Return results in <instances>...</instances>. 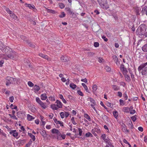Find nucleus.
Masks as SVG:
<instances>
[{
  "instance_id": "22",
  "label": "nucleus",
  "mask_w": 147,
  "mask_h": 147,
  "mask_svg": "<svg viewBox=\"0 0 147 147\" xmlns=\"http://www.w3.org/2000/svg\"><path fill=\"white\" fill-rule=\"evenodd\" d=\"M123 111L125 112L128 113L130 111V109L128 107H124L123 109Z\"/></svg>"
},
{
  "instance_id": "43",
  "label": "nucleus",
  "mask_w": 147,
  "mask_h": 147,
  "mask_svg": "<svg viewBox=\"0 0 147 147\" xmlns=\"http://www.w3.org/2000/svg\"><path fill=\"white\" fill-rule=\"evenodd\" d=\"M113 57L114 61L115 62L118 60V58L116 56L114 55L113 56Z\"/></svg>"
},
{
  "instance_id": "55",
  "label": "nucleus",
  "mask_w": 147,
  "mask_h": 147,
  "mask_svg": "<svg viewBox=\"0 0 147 147\" xmlns=\"http://www.w3.org/2000/svg\"><path fill=\"white\" fill-rule=\"evenodd\" d=\"M65 117L66 118H67L69 115V113L67 112H65Z\"/></svg>"
},
{
  "instance_id": "9",
  "label": "nucleus",
  "mask_w": 147,
  "mask_h": 147,
  "mask_svg": "<svg viewBox=\"0 0 147 147\" xmlns=\"http://www.w3.org/2000/svg\"><path fill=\"white\" fill-rule=\"evenodd\" d=\"M39 55L43 58L46 59L48 61L51 60L50 58L49 57L47 56L46 55H45L42 53L39 54Z\"/></svg>"
},
{
  "instance_id": "36",
  "label": "nucleus",
  "mask_w": 147,
  "mask_h": 147,
  "mask_svg": "<svg viewBox=\"0 0 147 147\" xmlns=\"http://www.w3.org/2000/svg\"><path fill=\"white\" fill-rule=\"evenodd\" d=\"M28 84L30 87H32L34 85V84L30 81L28 82Z\"/></svg>"
},
{
  "instance_id": "39",
  "label": "nucleus",
  "mask_w": 147,
  "mask_h": 147,
  "mask_svg": "<svg viewBox=\"0 0 147 147\" xmlns=\"http://www.w3.org/2000/svg\"><path fill=\"white\" fill-rule=\"evenodd\" d=\"M71 121L73 124L74 125H76L77 124V123L75 121L74 117H72L71 118Z\"/></svg>"
},
{
  "instance_id": "11",
  "label": "nucleus",
  "mask_w": 147,
  "mask_h": 147,
  "mask_svg": "<svg viewBox=\"0 0 147 147\" xmlns=\"http://www.w3.org/2000/svg\"><path fill=\"white\" fill-rule=\"evenodd\" d=\"M61 60L63 62H66L69 60V58L66 56H62L61 57Z\"/></svg>"
},
{
  "instance_id": "29",
  "label": "nucleus",
  "mask_w": 147,
  "mask_h": 147,
  "mask_svg": "<svg viewBox=\"0 0 147 147\" xmlns=\"http://www.w3.org/2000/svg\"><path fill=\"white\" fill-rule=\"evenodd\" d=\"M28 135L32 138L33 141H34L35 140V136L32 134L31 133H28Z\"/></svg>"
},
{
  "instance_id": "41",
  "label": "nucleus",
  "mask_w": 147,
  "mask_h": 147,
  "mask_svg": "<svg viewBox=\"0 0 147 147\" xmlns=\"http://www.w3.org/2000/svg\"><path fill=\"white\" fill-rule=\"evenodd\" d=\"M85 136L86 137H92V134L89 132H88L87 133H86V134Z\"/></svg>"
},
{
  "instance_id": "47",
  "label": "nucleus",
  "mask_w": 147,
  "mask_h": 147,
  "mask_svg": "<svg viewBox=\"0 0 147 147\" xmlns=\"http://www.w3.org/2000/svg\"><path fill=\"white\" fill-rule=\"evenodd\" d=\"M59 7L61 9H63L65 7L64 5V4H63L62 3H59Z\"/></svg>"
},
{
  "instance_id": "52",
  "label": "nucleus",
  "mask_w": 147,
  "mask_h": 147,
  "mask_svg": "<svg viewBox=\"0 0 147 147\" xmlns=\"http://www.w3.org/2000/svg\"><path fill=\"white\" fill-rule=\"evenodd\" d=\"M99 46V43L97 42H95L94 43V46L96 47H97Z\"/></svg>"
},
{
  "instance_id": "8",
  "label": "nucleus",
  "mask_w": 147,
  "mask_h": 147,
  "mask_svg": "<svg viewBox=\"0 0 147 147\" xmlns=\"http://www.w3.org/2000/svg\"><path fill=\"white\" fill-rule=\"evenodd\" d=\"M145 26V25H142L140 26L138 28L137 30L138 31H139L140 30L141 32V33L140 34H139L140 35H143L144 34V30H142V27H143V26Z\"/></svg>"
},
{
  "instance_id": "62",
  "label": "nucleus",
  "mask_w": 147,
  "mask_h": 147,
  "mask_svg": "<svg viewBox=\"0 0 147 147\" xmlns=\"http://www.w3.org/2000/svg\"><path fill=\"white\" fill-rule=\"evenodd\" d=\"M20 129H21V130L20 131V132H22L25 131V129L24 127L23 126H21L20 127Z\"/></svg>"
},
{
  "instance_id": "38",
  "label": "nucleus",
  "mask_w": 147,
  "mask_h": 147,
  "mask_svg": "<svg viewBox=\"0 0 147 147\" xmlns=\"http://www.w3.org/2000/svg\"><path fill=\"white\" fill-rule=\"evenodd\" d=\"M40 134L43 137H45L46 136V132L44 130L40 132Z\"/></svg>"
},
{
  "instance_id": "7",
  "label": "nucleus",
  "mask_w": 147,
  "mask_h": 147,
  "mask_svg": "<svg viewBox=\"0 0 147 147\" xmlns=\"http://www.w3.org/2000/svg\"><path fill=\"white\" fill-rule=\"evenodd\" d=\"M40 99L42 100H46L47 98V96L45 93L42 94L40 96Z\"/></svg>"
},
{
  "instance_id": "1",
  "label": "nucleus",
  "mask_w": 147,
  "mask_h": 147,
  "mask_svg": "<svg viewBox=\"0 0 147 147\" xmlns=\"http://www.w3.org/2000/svg\"><path fill=\"white\" fill-rule=\"evenodd\" d=\"M0 49L3 52H5V54H0V58L7 60L9 58L14 59L15 57H16L17 55L16 52L12 51L11 49L9 47H5L4 46L1 48L0 47Z\"/></svg>"
},
{
  "instance_id": "32",
  "label": "nucleus",
  "mask_w": 147,
  "mask_h": 147,
  "mask_svg": "<svg viewBox=\"0 0 147 147\" xmlns=\"http://www.w3.org/2000/svg\"><path fill=\"white\" fill-rule=\"evenodd\" d=\"M141 10V8L140 7H137L136 9V11L137 15L140 14V11Z\"/></svg>"
},
{
  "instance_id": "40",
  "label": "nucleus",
  "mask_w": 147,
  "mask_h": 147,
  "mask_svg": "<svg viewBox=\"0 0 147 147\" xmlns=\"http://www.w3.org/2000/svg\"><path fill=\"white\" fill-rule=\"evenodd\" d=\"M49 99L50 100L54 101L55 100V97L54 96H50L49 97Z\"/></svg>"
},
{
  "instance_id": "21",
  "label": "nucleus",
  "mask_w": 147,
  "mask_h": 147,
  "mask_svg": "<svg viewBox=\"0 0 147 147\" xmlns=\"http://www.w3.org/2000/svg\"><path fill=\"white\" fill-rule=\"evenodd\" d=\"M65 11H66L68 12L69 13L71 14H74V13L71 11V9L69 8H66L65 9Z\"/></svg>"
},
{
  "instance_id": "50",
  "label": "nucleus",
  "mask_w": 147,
  "mask_h": 147,
  "mask_svg": "<svg viewBox=\"0 0 147 147\" xmlns=\"http://www.w3.org/2000/svg\"><path fill=\"white\" fill-rule=\"evenodd\" d=\"M101 137L102 138V139L104 140L105 139H106V135L104 134H102L101 135Z\"/></svg>"
},
{
  "instance_id": "2",
  "label": "nucleus",
  "mask_w": 147,
  "mask_h": 147,
  "mask_svg": "<svg viewBox=\"0 0 147 147\" xmlns=\"http://www.w3.org/2000/svg\"><path fill=\"white\" fill-rule=\"evenodd\" d=\"M36 102L39 104L41 107L43 109H46L48 107L47 103H44L41 101L39 97H36Z\"/></svg>"
},
{
  "instance_id": "48",
  "label": "nucleus",
  "mask_w": 147,
  "mask_h": 147,
  "mask_svg": "<svg viewBox=\"0 0 147 147\" xmlns=\"http://www.w3.org/2000/svg\"><path fill=\"white\" fill-rule=\"evenodd\" d=\"M120 104L121 105H124V103L122 99H120L119 100Z\"/></svg>"
},
{
  "instance_id": "27",
  "label": "nucleus",
  "mask_w": 147,
  "mask_h": 147,
  "mask_svg": "<svg viewBox=\"0 0 147 147\" xmlns=\"http://www.w3.org/2000/svg\"><path fill=\"white\" fill-rule=\"evenodd\" d=\"M104 141L108 145H111V143L110 142L109 139L108 138H106L104 140Z\"/></svg>"
},
{
  "instance_id": "12",
  "label": "nucleus",
  "mask_w": 147,
  "mask_h": 147,
  "mask_svg": "<svg viewBox=\"0 0 147 147\" xmlns=\"http://www.w3.org/2000/svg\"><path fill=\"white\" fill-rule=\"evenodd\" d=\"M87 100L90 101L91 104L92 105H96V103L94 100L91 97H89L87 99Z\"/></svg>"
},
{
  "instance_id": "3",
  "label": "nucleus",
  "mask_w": 147,
  "mask_h": 147,
  "mask_svg": "<svg viewBox=\"0 0 147 147\" xmlns=\"http://www.w3.org/2000/svg\"><path fill=\"white\" fill-rule=\"evenodd\" d=\"M98 2L102 7L105 9H107L108 8L107 0H98Z\"/></svg>"
},
{
  "instance_id": "34",
  "label": "nucleus",
  "mask_w": 147,
  "mask_h": 147,
  "mask_svg": "<svg viewBox=\"0 0 147 147\" xmlns=\"http://www.w3.org/2000/svg\"><path fill=\"white\" fill-rule=\"evenodd\" d=\"M27 7L30 9H34L35 7L34 5H31L29 4L27 5Z\"/></svg>"
},
{
  "instance_id": "6",
  "label": "nucleus",
  "mask_w": 147,
  "mask_h": 147,
  "mask_svg": "<svg viewBox=\"0 0 147 147\" xmlns=\"http://www.w3.org/2000/svg\"><path fill=\"white\" fill-rule=\"evenodd\" d=\"M55 103L58 108H61L62 107L63 104L59 100H57Z\"/></svg>"
},
{
  "instance_id": "61",
  "label": "nucleus",
  "mask_w": 147,
  "mask_h": 147,
  "mask_svg": "<svg viewBox=\"0 0 147 147\" xmlns=\"http://www.w3.org/2000/svg\"><path fill=\"white\" fill-rule=\"evenodd\" d=\"M118 96L120 97H121L122 96V93L121 92H118L117 93Z\"/></svg>"
},
{
  "instance_id": "26",
  "label": "nucleus",
  "mask_w": 147,
  "mask_h": 147,
  "mask_svg": "<svg viewBox=\"0 0 147 147\" xmlns=\"http://www.w3.org/2000/svg\"><path fill=\"white\" fill-rule=\"evenodd\" d=\"M112 87L113 88V90H118L119 89V88L116 85H112Z\"/></svg>"
},
{
  "instance_id": "49",
  "label": "nucleus",
  "mask_w": 147,
  "mask_h": 147,
  "mask_svg": "<svg viewBox=\"0 0 147 147\" xmlns=\"http://www.w3.org/2000/svg\"><path fill=\"white\" fill-rule=\"evenodd\" d=\"M98 61L100 63L104 61L103 59L101 57L98 58Z\"/></svg>"
},
{
  "instance_id": "44",
  "label": "nucleus",
  "mask_w": 147,
  "mask_h": 147,
  "mask_svg": "<svg viewBox=\"0 0 147 147\" xmlns=\"http://www.w3.org/2000/svg\"><path fill=\"white\" fill-rule=\"evenodd\" d=\"M65 14L64 13V12H62L61 13V14L60 15H59V16L60 18H62L64 17H65Z\"/></svg>"
},
{
  "instance_id": "10",
  "label": "nucleus",
  "mask_w": 147,
  "mask_h": 147,
  "mask_svg": "<svg viewBox=\"0 0 147 147\" xmlns=\"http://www.w3.org/2000/svg\"><path fill=\"white\" fill-rule=\"evenodd\" d=\"M12 84H18L20 82L21 80L19 78H13Z\"/></svg>"
},
{
  "instance_id": "53",
  "label": "nucleus",
  "mask_w": 147,
  "mask_h": 147,
  "mask_svg": "<svg viewBox=\"0 0 147 147\" xmlns=\"http://www.w3.org/2000/svg\"><path fill=\"white\" fill-rule=\"evenodd\" d=\"M14 100V97L13 96L10 97L9 98V100L11 102H12Z\"/></svg>"
},
{
  "instance_id": "56",
  "label": "nucleus",
  "mask_w": 147,
  "mask_h": 147,
  "mask_svg": "<svg viewBox=\"0 0 147 147\" xmlns=\"http://www.w3.org/2000/svg\"><path fill=\"white\" fill-rule=\"evenodd\" d=\"M123 96L126 98L125 100H126L128 98V96L126 92H125L123 94Z\"/></svg>"
},
{
  "instance_id": "17",
  "label": "nucleus",
  "mask_w": 147,
  "mask_h": 147,
  "mask_svg": "<svg viewBox=\"0 0 147 147\" xmlns=\"http://www.w3.org/2000/svg\"><path fill=\"white\" fill-rule=\"evenodd\" d=\"M27 119L28 121H31L35 118V117H33L29 114L27 115Z\"/></svg>"
},
{
  "instance_id": "33",
  "label": "nucleus",
  "mask_w": 147,
  "mask_h": 147,
  "mask_svg": "<svg viewBox=\"0 0 147 147\" xmlns=\"http://www.w3.org/2000/svg\"><path fill=\"white\" fill-rule=\"evenodd\" d=\"M97 89V86L96 85H94L93 86L92 89L93 92H95Z\"/></svg>"
},
{
  "instance_id": "30",
  "label": "nucleus",
  "mask_w": 147,
  "mask_h": 147,
  "mask_svg": "<svg viewBox=\"0 0 147 147\" xmlns=\"http://www.w3.org/2000/svg\"><path fill=\"white\" fill-rule=\"evenodd\" d=\"M51 132L53 133H56L57 134L59 133V131L55 129H53L51 130Z\"/></svg>"
},
{
  "instance_id": "15",
  "label": "nucleus",
  "mask_w": 147,
  "mask_h": 147,
  "mask_svg": "<svg viewBox=\"0 0 147 147\" xmlns=\"http://www.w3.org/2000/svg\"><path fill=\"white\" fill-rule=\"evenodd\" d=\"M54 122L55 123L57 124H59L61 126H63V122L62 121H57V119H55L54 120Z\"/></svg>"
},
{
  "instance_id": "46",
  "label": "nucleus",
  "mask_w": 147,
  "mask_h": 147,
  "mask_svg": "<svg viewBox=\"0 0 147 147\" xmlns=\"http://www.w3.org/2000/svg\"><path fill=\"white\" fill-rule=\"evenodd\" d=\"M77 93L80 95L81 96H83L84 95L83 93L80 90H78Z\"/></svg>"
},
{
  "instance_id": "54",
  "label": "nucleus",
  "mask_w": 147,
  "mask_h": 147,
  "mask_svg": "<svg viewBox=\"0 0 147 147\" xmlns=\"http://www.w3.org/2000/svg\"><path fill=\"white\" fill-rule=\"evenodd\" d=\"M78 131L79 132V135L80 136H81L82 135V130L80 128H78Z\"/></svg>"
},
{
  "instance_id": "64",
  "label": "nucleus",
  "mask_w": 147,
  "mask_h": 147,
  "mask_svg": "<svg viewBox=\"0 0 147 147\" xmlns=\"http://www.w3.org/2000/svg\"><path fill=\"white\" fill-rule=\"evenodd\" d=\"M102 38L105 41H107L108 40V39L106 38L105 36H102Z\"/></svg>"
},
{
  "instance_id": "28",
  "label": "nucleus",
  "mask_w": 147,
  "mask_h": 147,
  "mask_svg": "<svg viewBox=\"0 0 147 147\" xmlns=\"http://www.w3.org/2000/svg\"><path fill=\"white\" fill-rule=\"evenodd\" d=\"M113 114L114 117L117 119L118 116V112L116 111H114L113 112Z\"/></svg>"
},
{
  "instance_id": "42",
  "label": "nucleus",
  "mask_w": 147,
  "mask_h": 147,
  "mask_svg": "<svg viewBox=\"0 0 147 147\" xmlns=\"http://www.w3.org/2000/svg\"><path fill=\"white\" fill-rule=\"evenodd\" d=\"M105 69L106 71L107 72H109L111 70V68L109 66H107L105 67Z\"/></svg>"
},
{
  "instance_id": "58",
  "label": "nucleus",
  "mask_w": 147,
  "mask_h": 147,
  "mask_svg": "<svg viewBox=\"0 0 147 147\" xmlns=\"http://www.w3.org/2000/svg\"><path fill=\"white\" fill-rule=\"evenodd\" d=\"M81 81L86 83L87 82V80L86 78L82 79L81 80Z\"/></svg>"
},
{
  "instance_id": "45",
  "label": "nucleus",
  "mask_w": 147,
  "mask_h": 147,
  "mask_svg": "<svg viewBox=\"0 0 147 147\" xmlns=\"http://www.w3.org/2000/svg\"><path fill=\"white\" fill-rule=\"evenodd\" d=\"M96 105H92V104H90V106L91 107L93 108V109H94V111L97 113V111L96 109L94 107V106Z\"/></svg>"
},
{
  "instance_id": "37",
  "label": "nucleus",
  "mask_w": 147,
  "mask_h": 147,
  "mask_svg": "<svg viewBox=\"0 0 147 147\" xmlns=\"http://www.w3.org/2000/svg\"><path fill=\"white\" fill-rule=\"evenodd\" d=\"M9 115L12 118L15 119L16 120L17 119V118L14 115H11V114H9Z\"/></svg>"
},
{
  "instance_id": "20",
  "label": "nucleus",
  "mask_w": 147,
  "mask_h": 147,
  "mask_svg": "<svg viewBox=\"0 0 147 147\" xmlns=\"http://www.w3.org/2000/svg\"><path fill=\"white\" fill-rule=\"evenodd\" d=\"M82 86H83L85 90L86 91L88 92L89 93V90L88 89V88L87 87V86L84 83H82Z\"/></svg>"
},
{
  "instance_id": "5",
  "label": "nucleus",
  "mask_w": 147,
  "mask_h": 147,
  "mask_svg": "<svg viewBox=\"0 0 147 147\" xmlns=\"http://www.w3.org/2000/svg\"><path fill=\"white\" fill-rule=\"evenodd\" d=\"M9 134H10L12 135V136L16 139L18 138L19 137H18V133L16 132V130H13L9 132Z\"/></svg>"
},
{
  "instance_id": "23",
  "label": "nucleus",
  "mask_w": 147,
  "mask_h": 147,
  "mask_svg": "<svg viewBox=\"0 0 147 147\" xmlns=\"http://www.w3.org/2000/svg\"><path fill=\"white\" fill-rule=\"evenodd\" d=\"M69 86L73 90L75 89L77 87L76 85L73 83H71Z\"/></svg>"
},
{
  "instance_id": "24",
  "label": "nucleus",
  "mask_w": 147,
  "mask_h": 147,
  "mask_svg": "<svg viewBox=\"0 0 147 147\" xmlns=\"http://www.w3.org/2000/svg\"><path fill=\"white\" fill-rule=\"evenodd\" d=\"M123 74L124 75L126 80L128 82L130 80V78L129 76L125 74Z\"/></svg>"
},
{
  "instance_id": "16",
  "label": "nucleus",
  "mask_w": 147,
  "mask_h": 147,
  "mask_svg": "<svg viewBox=\"0 0 147 147\" xmlns=\"http://www.w3.org/2000/svg\"><path fill=\"white\" fill-rule=\"evenodd\" d=\"M33 89L34 92H36V91L38 92L40 90L39 86L36 85H35L33 87Z\"/></svg>"
},
{
  "instance_id": "31",
  "label": "nucleus",
  "mask_w": 147,
  "mask_h": 147,
  "mask_svg": "<svg viewBox=\"0 0 147 147\" xmlns=\"http://www.w3.org/2000/svg\"><path fill=\"white\" fill-rule=\"evenodd\" d=\"M84 117L88 119V121H90L91 119L90 117L87 114H84Z\"/></svg>"
},
{
  "instance_id": "25",
  "label": "nucleus",
  "mask_w": 147,
  "mask_h": 147,
  "mask_svg": "<svg viewBox=\"0 0 147 147\" xmlns=\"http://www.w3.org/2000/svg\"><path fill=\"white\" fill-rule=\"evenodd\" d=\"M142 50L144 52H147V44L145 45L142 47Z\"/></svg>"
},
{
  "instance_id": "35",
  "label": "nucleus",
  "mask_w": 147,
  "mask_h": 147,
  "mask_svg": "<svg viewBox=\"0 0 147 147\" xmlns=\"http://www.w3.org/2000/svg\"><path fill=\"white\" fill-rule=\"evenodd\" d=\"M65 112H61L60 113V115L61 118L63 119L65 117Z\"/></svg>"
},
{
  "instance_id": "60",
  "label": "nucleus",
  "mask_w": 147,
  "mask_h": 147,
  "mask_svg": "<svg viewBox=\"0 0 147 147\" xmlns=\"http://www.w3.org/2000/svg\"><path fill=\"white\" fill-rule=\"evenodd\" d=\"M138 130L141 131V132H142L143 131V128L142 127H138Z\"/></svg>"
},
{
  "instance_id": "18",
  "label": "nucleus",
  "mask_w": 147,
  "mask_h": 147,
  "mask_svg": "<svg viewBox=\"0 0 147 147\" xmlns=\"http://www.w3.org/2000/svg\"><path fill=\"white\" fill-rule=\"evenodd\" d=\"M6 10L7 12L9 14L10 16L11 17L15 15L12 11H11L9 10V8H6Z\"/></svg>"
},
{
  "instance_id": "51",
  "label": "nucleus",
  "mask_w": 147,
  "mask_h": 147,
  "mask_svg": "<svg viewBox=\"0 0 147 147\" xmlns=\"http://www.w3.org/2000/svg\"><path fill=\"white\" fill-rule=\"evenodd\" d=\"M131 119L133 121H135L136 120V116L134 115L131 117Z\"/></svg>"
},
{
  "instance_id": "14",
  "label": "nucleus",
  "mask_w": 147,
  "mask_h": 147,
  "mask_svg": "<svg viewBox=\"0 0 147 147\" xmlns=\"http://www.w3.org/2000/svg\"><path fill=\"white\" fill-rule=\"evenodd\" d=\"M141 13H142V14L146 13V14L147 16V7H144L143 8L141 11Z\"/></svg>"
},
{
  "instance_id": "4",
  "label": "nucleus",
  "mask_w": 147,
  "mask_h": 147,
  "mask_svg": "<svg viewBox=\"0 0 147 147\" xmlns=\"http://www.w3.org/2000/svg\"><path fill=\"white\" fill-rule=\"evenodd\" d=\"M6 85L7 86H9L11 84H13V78L7 76L6 78Z\"/></svg>"
},
{
  "instance_id": "19",
  "label": "nucleus",
  "mask_w": 147,
  "mask_h": 147,
  "mask_svg": "<svg viewBox=\"0 0 147 147\" xmlns=\"http://www.w3.org/2000/svg\"><path fill=\"white\" fill-rule=\"evenodd\" d=\"M51 108L53 110H57L58 108L56 105L53 104L51 106Z\"/></svg>"
},
{
  "instance_id": "59",
  "label": "nucleus",
  "mask_w": 147,
  "mask_h": 147,
  "mask_svg": "<svg viewBox=\"0 0 147 147\" xmlns=\"http://www.w3.org/2000/svg\"><path fill=\"white\" fill-rule=\"evenodd\" d=\"M4 61L3 60L0 61V66L2 67L4 63Z\"/></svg>"
},
{
  "instance_id": "13",
  "label": "nucleus",
  "mask_w": 147,
  "mask_h": 147,
  "mask_svg": "<svg viewBox=\"0 0 147 147\" xmlns=\"http://www.w3.org/2000/svg\"><path fill=\"white\" fill-rule=\"evenodd\" d=\"M120 69L122 71L123 74H126L127 71L126 69L124 67V65H121L120 66Z\"/></svg>"
},
{
  "instance_id": "57",
  "label": "nucleus",
  "mask_w": 147,
  "mask_h": 147,
  "mask_svg": "<svg viewBox=\"0 0 147 147\" xmlns=\"http://www.w3.org/2000/svg\"><path fill=\"white\" fill-rule=\"evenodd\" d=\"M21 38L24 41H26V38L25 36H21Z\"/></svg>"
},
{
  "instance_id": "63",
  "label": "nucleus",
  "mask_w": 147,
  "mask_h": 147,
  "mask_svg": "<svg viewBox=\"0 0 147 147\" xmlns=\"http://www.w3.org/2000/svg\"><path fill=\"white\" fill-rule=\"evenodd\" d=\"M22 112L21 111H19L17 113V116L18 117H20V114H22Z\"/></svg>"
}]
</instances>
